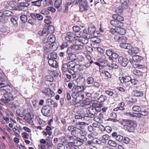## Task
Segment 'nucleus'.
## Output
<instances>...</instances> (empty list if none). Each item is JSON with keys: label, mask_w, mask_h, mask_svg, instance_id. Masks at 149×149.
Instances as JSON below:
<instances>
[{"label": "nucleus", "mask_w": 149, "mask_h": 149, "mask_svg": "<svg viewBox=\"0 0 149 149\" xmlns=\"http://www.w3.org/2000/svg\"><path fill=\"white\" fill-rule=\"evenodd\" d=\"M113 51L111 49H108L106 52V55L109 57H111L112 55V54Z\"/></svg>", "instance_id": "60"}, {"label": "nucleus", "mask_w": 149, "mask_h": 149, "mask_svg": "<svg viewBox=\"0 0 149 149\" xmlns=\"http://www.w3.org/2000/svg\"><path fill=\"white\" fill-rule=\"evenodd\" d=\"M139 52V49L137 47H132L129 49L128 53L129 54L132 55L134 54H137Z\"/></svg>", "instance_id": "18"}, {"label": "nucleus", "mask_w": 149, "mask_h": 149, "mask_svg": "<svg viewBox=\"0 0 149 149\" xmlns=\"http://www.w3.org/2000/svg\"><path fill=\"white\" fill-rule=\"evenodd\" d=\"M10 20L12 23L13 24L14 26H17L18 25L17 19L15 18L12 17L10 19Z\"/></svg>", "instance_id": "58"}, {"label": "nucleus", "mask_w": 149, "mask_h": 149, "mask_svg": "<svg viewBox=\"0 0 149 149\" xmlns=\"http://www.w3.org/2000/svg\"><path fill=\"white\" fill-rule=\"evenodd\" d=\"M123 121L125 122V123L126 124L124 125V129L129 132H133L135 127H137L136 123L132 120H124Z\"/></svg>", "instance_id": "2"}, {"label": "nucleus", "mask_w": 149, "mask_h": 149, "mask_svg": "<svg viewBox=\"0 0 149 149\" xmlns=\"http://www.w3.org/2000/svg\"><path fill=\"white\" fill-rule=\"evenodd\" d=\"M81 31L75 32L74 34V41L75 44L78 43L83 46L85 44H86L88 42V40L91 37V35L89 33H86L83 37H81Z\"/></svg>", "instance_id": "1"}, {"label": "nucleus", "mask_w": 149, "mask_h": 149, "mask_svg": "<svg viewBox=\"0 0 149 149\" xmlns=\"http://www.w3.org/2000/svg\"><path fill=\"white\" fill-rule=\"evenodd\" d=\"M62 0H56L54 3V6L56 8H59L62 5Z\"/></svg>", "instance_id": "31"}, {"label": "nucleus", "mask_w": 149, "mask_h": 149, "mask_svg": "<svg viewBox=\"0 0 149 149\" xmlns=\"http://www.w3.org/2000/svg\"><path fill=\"white\" fill-rule=\"evenodd\" d=\"M112 130V128L109 126H106L104 128L103 131H106L108 133L111 132Z\"/></svg>", "instance_id": "61"}, {"label": "nucleus", "mask_w": 149, "mask_h": 149, "mask_svg": "<svg viewBox=\"0 0 149 149\" xmlns=\"http://www.w3.org/2000/svg\"><path fill=\"white\" fill-rule=\"evenodd\" d=\"M48 42L49 44H52L54 43L55 41L56 38L55 36L53 35H50L48 37Z\"/></svg>", "instance_id": "27"}, {"label": "nucleus", "mask_w": 149, "mask_h": 149, "mask_svg": "<svg viewBox=\"0 0 149 149\" xmlns=\"http://www.w3.org/2000/svg\"><path fill=\"white\" fill-rule=\"evenodd\" d=\"M92 105L93 108L94 110L96 113L97 112H99L101 111V104L97 103H94L92 104Z\"/></svg>", "instance_id": "20"}, {"label": "nucleus", "mask_w": 149, "mask_h": 149, "mask_svg": "<svg viewBox=\"0 0 149 149\" xmlns=\"http://www.w3.org/2000/svg\"><path fill=\"white\" fill-rule=\"evenodd\" d=\"M95 36V37H92L91 35V37L90 39H91V46L93 47L96 48L97 47V45L100 42L101 40L100 38L96 37V35Z\"/></svg>", "instance_id": "8"}, {"label": "nucleus", "mask_w": 149, "mask_h": 149, "mask_svg": "<svg viewBox=\"0 0 149 149\" xmlns=\"http://www.w3.org/2000/svg\"><path fill=\"white\" fill-rule=\"evenodd\" d=\"M120 1L123 6H127L130 4L129 0H120Z\"/></svg>", "instance_id": "47"}, {"label": "nucleus", "mask_w": 149, "mask_h": 149, "mask_svg": "<svg viewBox=\"0 0 149 149\" xmlns=\"http://www.w3.org/2000/svg\"><path fill=\"white\" fill-rule=\"evenodd\" d=\"M3 91H5L6 93L4 94V96L6 98H8L12 100H13L16 98L17 95V92L15 90H12L11 91H7L4 89H2Z\"/></svg>", "instance_id": "4"}, {"label": "nucleus", "mask_w": 149, "mask_h": 149, "mask_svg": "<svg viewBox=\"0 0 149 149\" xmlns=\"http://www.w3.org/2000/svg\"><path fill=\"white\" fill-rule=\"evenodd\" d=\"M11 13L10 11H9L6 10L4 11L3 12L1 11L0 12V17L2 18L3 19L5 18L4 17V16H8V14Z\"/></svg>", "instance_id": "35"}, {"label": "nucleus", "mask_w": 149, "mask_h": 149, "mask_svg": "<svg viewBox=\"0 0 149 149\" xmlns=\"http://www.w3.org/2000/svg\"><path fill=\"white\" fill-rule=\"evenodd\" d=\"M141 107L138 106H135L132 108V110L136 112H138L141 111Z\"/></svg>", "instance_id": "48"}, {"label": "nucleus", "mask_w": 149, "mask_h": 149, "mask_svg": "<svg viewBox=\"0 0 149 149\" xmlns=\"http://www.w3.org/2000/svg\"><path fill=\"white\" fill-rule=\"evenodd\" d=\"M68 146L69 147L70 149H78V145L74 142H70L67 144Z\"/></svg>", "instance_id": "23"}, {"label": "nucleus", "mask_w": 149, "mask_h": 149, "mask_svg": "<svg viewBox=\"0 0 149 149\" xmlns=\"http://www.w3.org/2000/svg\"><path fill=\"white\" fill-rule=\"evenodd\" d=\"M110 24L113 26H123V23H121L117 22L116 20H111L110 21Z\"/></svg>", "instance_id": "19"}, {"label": "nucleus", "mask_w": 149, "mask_h": 149, "mask_svg": "<svg viewBox=\"0 0 149 149\" xmlns=\"http://www.w3.org/2000/svg\"><path fill=\"white\" fill-rule=\"evenodd\" d=\"M79 132V133L80 135L82 136H85L87 134L86 132L84 130H80Z\"/></svg>", "instance_id": "63"}, {"label": "nucleus", "mask_w": 149, "mask_h": 149, "mask_svg": "<svg viewBox=\"0 0 149 149\" xmlns=\"http://www.w3.org/2000/svg\"><path fill=\"white\" fill-rule=\"evenodd\" d=\"M88 30L90 33L93 34L94 36L95 35L96 27L93 24L91 23L89 24Z\"/></svg>", "instance_id": "11"}, {"label": "nucleus", "mask_w": 149, "mask_h": 149, "mask_svg": "<svg viewBox=\"0 0 149 149\" xmlns=\"http://www.w3.org/2000/svg\"><path fill=\"white\" fill-rule=\"evenodd\" d=\"M42 92L45 95H48L50 97H52L54 96V93L50 88H45L42 91Z\"/></svg>", "instance_id": "10"}, {"label": "nucleus", "mask_w": 149, "mask_h": 149, "mask_svg": "<svg viewBox=\"0 0 149 149\" xmlns=\"http://www.w3.org/2000/svg\"><path fill=\"white\" fill-rule=\"evenodd\" d=\"M20 19L24 23H25L27 21V17L26 15H23L20 16Z\"/></svg>", "instance_id": "52"}, {"label": "nucleus", "mask_w": 149, "mask_h": 149, "mask_svg": "<svg viewBox=\"0 0 149 149\" xmlns=\"http://www.w3.org/2000/svg\"><path fill=\"white\" fill-rule=\"evenodd\" d=\"M78 43L73 45L68 48L67 52L68 55L71 54L75 53L77 50H80L83 48V46Z\"/></svg>", "instance_id": "3"}, {"label": "nucleus", "mask_w": 149, "mask_h": 149, "mask_svg": "<svg viewBox=\"0 0 149 149\" xmlns=\"http://www.w3.org/2000/svg\"><path fill=\"white\" fill-rule=\"evenodd\" d=\"M49 34L52 33L54 31V29L52 25H49L47 28Z\"/></svg>", "instance_id": "53"}, {"label": "nucleus", "mask_w": 149, "mask_h": 149, "mask_svg": "<svg viewBox=\"0 0 149 149\" xmlns=\"http://www.w3.org/2000/svg\"><path fill=\"white\" fill-rule=\"evenodd\" d=\"M112 18L119 22L122 23L121 22L124 20V18L123 17L118 14H113Z\"/></svg>", "instance_id": "16"}, {"label": "nucleus", "mask_w": 149, "mask_h": 149, "mask_svg": "<svg viewBox=\"0 0 149 149\" xmlns=\"http://www.w3.org/2000/svg\"><path fill=\"white\" fill-rule=\"evenodd\" d=\"M131 77L129 76H125L124 77H120L119 79L122 83L124 82H130L131 80Z\"/></svg>", "instance_id": "13"}, {"label": "nucleus", "mask_w": 149, "mask_h": 149, "mask_svg": "<svg viewBox=\"0 0 149 149\" xmlns=\"http://www.w3.org/2000/svg\"><path fill=\"white\" fill-rule=\"evenodd\" d=\"M122 35L118 34L115 35L113 37L115 41L116 42H120V39Z\"/></svg>", "instance_id": "50"}, {"label": "nucleus", "mask_w": 149, "mask_h": 149, "mask_svg": "<svg viewBox=\"0 0 149 149\" xmlns=\"http://www.w3.org/2000/svg\"><path fill=\"white\" fill-rule=\"evenodd\" d=\"M42 0H38L35 1H32L31 3L32 6H36L40 7L41 5V2Z\"/></svg>", "instance_id": "33"}, {"label": "nucleus", "mask_w": 149, "mask_h": 149, "mask_svg": "<svg viewBox=\"0 0 149 149\" xmlns=\"http://www.w3.org/2000/svg\"><path fill=\"white\" fill-rule=\"evenodd\" d=\"M118 63L122 66L125 67L127 66L128 62V60L126 58H123V56H119L118 58Z\"/></svg>", "instance_id": "9"}, {"label": "nucleus", "mask_w": 149, "mask_h": 149, "mask_svg": "<svg viewBox=\"0 0 149 149\" xmlns=\"http://www.w3.org/2000/svg\"><path fill=\"white\" fill-rule=\"evenodd\" d=\"M122 26H116V33L122 35H124L126 33V31L125 29L121 28Z\"/></svg>", "instance_id": "17"}, {"label": "nucleus", "mask_w": 149, "mask_h": 149, "mask_svg": "<svg viewBox=\"0 0 149 149\" xmlns=\"http://www.w3.org/2000/svg\"><path fill=\"white\" fill-rule=\"evenodd\" d=\"M93 120L97 123H101L103 122L102 120L98 116L95 117L93 118Z\"/></svg>", "instance_id": "59"}, {"label": "nucleus", "mask_w": 149, "mask_h": 149, "mask_svg": "<svg viewBox=\"0 0 149 149\" xmlns=\"http://www.w3.org/2000/svg\"><path fill=\"white\" fill-rule=\"evenodd\" d=\"M69 55H70L69 57H67V59L68 60L73 61L77 60V56H76L74 54H73Z\"/></svg>", "instance_id": "38"}, {"label": "nucleus", "mask_w": 149, "mask_h": 149, "mask_svg": "<svg viewBox=\"0 0 149 149\" xmlns=\"http://www.w3.org/2000/svg\"><path fill=\"white\" fill-rule=\"evenodd\" d=\"M74 140V138L73 136H70L68 135L65 136L61 139L63 143H69V141Z\"/></svg>", "instance_id": "14"}, {"label": "nucleus", "mask_w": 149, "mask_h": 149, "mask_svg": "<svg viewBox=\"0 0 149 149\" xmlns=\"http://www.w3.org/2000/svg\"><path fill=\"white\" fill-rule=\"evenodd\" d=\"M109 136L107 134L104 135L101 138V141L102 143H106L107 141L109 140Z\"/></svg>", "instance_id": "32"}, {"label": "nucleus", "mask_w": 149, "mask_h": 149, "mask_svg": "<svg viewBox=\"0 0 149 149\" xmlns=\"http://www.w3.org/2000/svg\"><path fill=\"white\" fill-rule=\"evenodd\" d=\"M76 138L77 139H79L77 140L76 142H75L76 144L78 145V146H81L83 144L84 140L80 139L79 138L77 137H76Z\"/></svg>", "instance_id": "46"}, {"label": "nucleus", "mask_w": 149, "mask_h": 149, "mask_svg": "<svg viewBox=\"0 0 149 149\" xmlns=\"http://www.w3.org/2000/svg\"><path fill=\"white\" fill-rule=\"evenodd\" d=\"M65 39L68 41H74V34L71 32H68L66 34Z\"/></svg>", "instance_id": "12"}, {"label": "nucleus", "mask_w": 149, "mask_h": 149, "mask_svg": "<svg viewBox=\"0 0 149 149\" xmlns=\"http://www.w3.org/2000/svg\"><path fill=\"white\" fill-rule=\"evenodd\" d=\"M76 64L73 61H71L69 62L68 65L69 68V70H71Z\"/></svg>", "instance_id": "45"}, {"label": "nucleus", "mask_w": 149, "mask_h": 149, "mask_svg": "<svg viewBox=\"0 0 149 149\" xmlns=\"http://www.w3.org/2000/svg\"><path fill=\"white\" fill-rule=\"evenodd\" d=\"M62 70L64 72H66L68 70L69 71V68L68 64H64L62 65Z\"/></svg>", "instance_id": "49"}, {"label": "nucleus", "mask_w": 149, "mask_h": 149, "mask_svg": "<svg viewBox=\"0 0 149 149\" xmlns=\"http://www.w3.org/2000/svg\"><path fill=\"white\" fill-rule=\"evenodd\" d=\"M80 130V129L76 127L72 132H71V134L75 137H76V136L78 134L79 132V131Z\"/></svg>", "instance_id": "36"}, {"label": "nucleus", "mask_w": 149, "mask_h": 149, "mask_svg": "<svg viewBox=\"0 0 149 149\" xmlns=\"http://www.w3.org/2000/svg\"><path fill=\"white\" fill-rule=\"evenodd\" d=\"M82 70V69L80 65L76 64L71 70L73 71L74 72H79Z\"/></svg>", "instance_id": "25"}, {"label": "nucleus", "mask_w": 149, "mask_h": 149, "mask_svg": "<svg viewBox=\"0 0 149 149\" xmlns=\"http://www.w3.org/2000/svg\"><path fill=\"white\" fill-rule=\"evenodd\" d=\"M7 84L6 81L4 78L0 77V87L3 88Z\"/></svg>", "instance_id": "30"}, {"label": "nucleus", "mask_w": 149, "mask_h": 149, "mask_svg": "<svg viewBox=\"0 0 149 149\" xmlns=\"http://www.w3.org/2000/svg\"><path fill=\"white\" fill-rule=\"evenodd\" d=\"M132 72L135 75L138 77H142L144 73L138 70L134 69L132 71Z\"/></svg>", "instance_id": "28"}, {"label": "nucleus", "mask_w": 149, "mask_h": 149, "mask_svg": "<svg viewBox=\"0 0 149 149\" xmlns=\"http://www.w3.org/2000/svg\"><path fill=\"white\" fill-rule=\"evenodd\" d=\"M52 107L49 105H45L42 108L41 112L45 116H49L51 113Z\"/></svg>", "instance_id": "6"}, {"label": "nucleus", "mask_w": 149, "mask_h": 149, "mask_svg": "<svg viewBox=\"0 0 149 149\" xmlns=\"http://www.w3.org/2000/svg\"><path fill=\"white\" fill-rule=\"evenodd\" d=\"M108 143L109 146L116 147L117 146V143L115 141L112 140H109L108 141Z\"/></svg>", "instance_id": "43"}, {"label": "nucleus", "mask_w": 149, "mask_h": 149, "mask_svg": "<svg viewBox=\"0 0 149 149\" xmlns=\"http://www.w3.org/2000/svg\"><path fill=\"white\" fill-rule=\"evenodd\" d=\"M52 3V0H45L43 3V5L45 6H48Z\"/></svg>", "instance_id": "56"}, {"label": "nucleus", "mask_w": 149, "mask_h": 149, "mask_svg": "<svg viewBox=\"0 0 149 149\" xmlns=\"http://www.w3.org/2000/svg\"><path fill=\"white\" fill-rule=\"evenodd\" d=\"M93 82L94 79L91 77H88L86 79V82L88 84H92Z\"/></svg>", "instance_id": "57"}, {"label": "nucleus", "mask_w": 149, "mask_h": 149, "mask_svg": "<svg viewBox=\"0 0 149 149\" xmlns=\"http://www.w3.org/2000/svg\"><path fill=\"white\" fill-rule=\"evenodd\" d=\"M24 119L30 124L33 123V121L30 115L29 114L26 115L24 118Z\"/></svg>", "instance_id": "34"}, {"label": "nucleus", "mask_w": 149, "mask_h": 149, "mask_svg": "<svg viewBox=\"0 0 149 149\" xmlns=\"http://www.w3.org/2000/svg\"><path fill=\"white\" fill-rule=\"evenodd\" d=\"M77 60L79 62H82L84 60V57L82 56L81 55H78L77 56Z\"/></svg>", "instance_id": "62"}, {"label": "nucleus", "mask_w": 149, "mask_h": 149, "mask_svg": "<svg viewBox=\"0 0 149 149\" xmlns=\"http://www.w3.org/2000/svg\"><path fill=\"white\" fill-rule=\"evenodd\" d=\"M79 3V10L81 12H83L88 10V6L86 0L80 1Z\"/></svg>", "instance_id": "7"}, {"label": "nucleus", "mask_w": 149, "mask_h": 149, "mask_svg": "<svg viewBox=\"0 0 149 149\" xmlns=\"http://www.w3.org/2000/svg\"><path fill=\"white\" fill-rule=\"evenodd\" d=\"M87 116L90 118H93L94 117L95 114H96V113L94 109L93 108L92 105V107H90L88 110Z\"/></svg>", "instance_id": "15"}, {"label": "nucleus", "mask_w": 149, "mask_h": 149, "mask_svg": "<svg viewBox=\"0 0 149 149\" xmlns=\"http://www.w3.org/2000/svg\"><path fill=\"white\" fill-rule=\"evenodd\" d=\"M29 5V4L26 2H22L19 3L18 6L15 7V9L17 10L25 11L28 9V7Z\"/></svg>", "instance_id": "5"}, {"label": "nucleus", "mask_w": 149, "mask_h": 149, "mask_svg": "<svg viewBox=\"0 0 149 149\" xmlns=\"http://www.w3.org/2000/svg\"><path fill=\"white\" fill-rule=\"evenodd\" d=\"M102 65L103 66H106L108 65L109 62L107 60H104L100 62Z\"/></svg>", "instance_id": "55"}, {"label": "nucleus", "mask_w": 149, "mask_h": 149, "mask_svg": "<svg viewBox=\"0 0 149 149\" xmlns=\"http://www.w3.org/2000/svg\"><path fill=\"white\" fill-rule=\"evenodd\" d=\"M120 47L127 49H130L131 48V46L130 44L127 43H122L120 44Z\"/></svg>", "instance_id": "29"}, {"label": "nucleus", "mask_w": 149, "mask_h": 149, "mask_svg": "<svg viewBox=\"0 0 149 149\" xmlns=\"http://www.w3.org/2000/svg\"><path fill=\"white\" fill-rule=\"evenodd\" d=\"M132 95L136 97H141L143 93L142 92L140 91L134 90L132 93Z\"/></svg>", "instance_id": "26"}, {"label": "nucleus", "mask_w": 149, "mask_h": 149, "mask_svg": "<svg viewBox=\"0 0 149 149\" xmlns=\"http://www.w3.org/2000/svg\"><path fill=\"white\" fill-rule=\"evenodd\" d=\"M47 28L44 29L42 31H40L38 32V34L40 36H47L49 33L48 31Z\"/></svg>", "instance_id": "24"}, {"label": "nucleus", "mask_w": 149, "mask_h": 149, "mask_svg": "<svg viewBox=\"0 0 149 149\" xmlns=\"http://www.w3.org/2000/svg\"><path fill=\"white\" fill-rule=\"evenodd\" d=\"M51 49V44L48 43L46 44L44 47V50L45 52H49Z\"/></svg>", "instance_id": "41"}, {"label": "nucleus", "mask_w": 149, "mask_h": 149, "mask_svg": "<svg viewBox=\"0 0 149 149\" xmlns=\"http://www.w3.org/2000/svg\"><path fill=\"white\" fill-rule=\"evenodd\" d=\"M107 99V97L104 95H102L98 98V101L99 102H102Z\"/></svg>", "instance_id": "39"}, {"label": "nucleus", "mask_w": 149, "mask_h": 149, "mask_svg": "<svg viewBox=\"0 0 149 149\" xmlns=\"http://www.w3.org/2000/svg\"><path fill=\"white\" fill-rule=\"evenodd\" d=\"M115 138L116 140L119 142L122 141L123 139V137L122 136L118 135L116 137H115Z\"/></svg>", "instance_id": "64"}, {"label": "nucleus", "mask_w": 149, "mask_h": 149, "mask_svg": "<svg viewBox=\"0 0 149 149\" xmlns=\"http://www.w3.org/2000/svg\"><path fill=\"white\" fill-rule=\"evenodd\" d=\"M118 57V55L116 53L114 52H113L112 55L111 57H109V59L110 60H113V58L116 59Z\"/></svg>", "instance_id": "51"}, {"label": "nucleus", "mask_w": 149, "mask_h": 149, "mask_svg": "<svg viewBox=\"0 0 149 149\" xmlns=\"http://www.w3.org/2000/svg\"><path fill=\"white\" fill-rule=\"evenodd\" d=\"M116 12L117 13L121 14L123 12V9L122 6H119L117 8L116 10Z\"/></svg>", "instance_id": "54"}, {"label": "nucleus", "mask_w": 149, "mask_h": 149, "mask_svg": "<svg viewBox=\"0 0 149 149\" xmlns=\"http://www.w3.org/2000/svg\"><path fill=\"white\" fill-rule=\"evenodd\" d=\"M133 60L134 62H139L142 60V58L139 55H135L133 56Z\"/></svg>", "instance_id": "37"}, {"label": "nucleus", "mask_w": 149, "mask_h": 149, "mask_svg": "<svg viewBox=\"0 0 149 149\" xmlns=\"http://www.w3.org/2000/svg\"><path fill=\"white\" fill-rule=\"evenodd\" d=\"M125 104L124 102H121L118 104V106L117 108L115 109L114 110L116 109V110H117V109H118L120 110H124L125 109L124 105Z\"/></svg>", "instance_id": "40"}, {"label": "nucleus", "mask_w": 149, "mask_h": 149, "mask_svg": "<svg viewBox=\"0 0 149 149\" xmlns=\"http://www.w3.org/2000/svg\"><path fill=\"white\" fill-rule=\"evenodd\" d=\"M84 90V87L82 86H77L75 88V91L76 93L81 92Z\"/></svg>", "instance_id": "44"}, {"label": "nucleus", "mask_w": 149, "mask_h": 149, "mask_svg": "<svg viewBox=\"0 0 149 149\" xmlns=\"http://www.w3.org/2000/svg\"><path fill=\"white\" fill-rule=\"evenodd\" d=\"M57 58V54L56 53L53 52L51 53L50 55L48 57V59H56Z\"/></svg>", "instance_id": "42"}, {"label": "nucleus", "mask_w": 149, "mask_h": 149, "mask_svg": "<svg viewBox=\"0 0 149 149\" xmlns=\"http://www.w3.org/2000/svg\"><path fill=\"white\" fill-rule=\"evenodd\" d=\"M48 63L50 65L54 68H57L58 67V64L56 61L53 59H48Z\"/></svg>", "instance_id": "22"}, {"label": "nucleus", "mask_w": 149, "mask_h": 149, "mask_svg": "<svg viewBox=\"0 0 149 149\" xmlns=\"http://www.w3.org/2000/svg\"><path fill=\"white\" fill-rule=\"evenodd\" d=\"M1 101L4 105H5L8 106H10L11 102L10 101L11 100L8 98H2L1 100Z\"/></svg>", "instance_id": "21"}]
</instances>
